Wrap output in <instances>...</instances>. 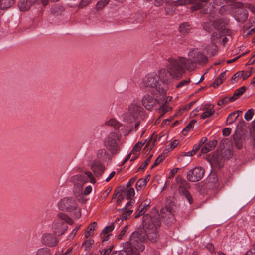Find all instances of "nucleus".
<instances>
[{"label": "nucleus", "instance_id": "1", "mask_svg": "<svg viewBox=\"0 0 255 255\" xmlns=\"http://www.w3.org/2000/svg\"><path fill=\"white\" fill-rule=\"evenodd\" d=\"M143 230L133 232L129 240L123 244V250L128 255H140L139 252L144 250L147 240L155 242L158 237L157 228L160 226L158 217H151L146 214L143 217Z\"/></svg>", "mask_w": 255, "mask_h": 255}, {"label": "nucleus", "instance_id": "2", "mask_svg": "<svg viewBox=\"0 0 255 255\" xmlns=\"http://www.w3.org/2000/svg\"><path fill=\"white\" fill-rule=\"evenodd\" d=\"M70 181L74 184V193L77 200L81 203L86 202V200L83 196V186L90 181L91 183L95 182V178L90 171H85L82 173L72 176Z\"/></svg>", "mask_w": 255, "mask_h": 255}, {"label": "nucleus", "instance_id": "3", "mask_svg": "<svg viewBox=\"0 0 255 255\" xmlns=\"http://www.w3.org/2000/svg\"><path fill=\"white\" fill-rule=\"evenodd\" d=\"M141 88L148 91L150 93L154 92L159 94L157 100L161 101L166 97V94L164 89L161 87L158 75L156 73H150L145 75L140 83Z\"/></svg>", "mask_w": 255, "mask_h": 255}, {"label": "nucleus", "instance_id": "4", "mask_svg": "<svg viewBox=\"0 0 255 255\" xmlns=\"http://www.w3.org/2000/svg\"><path fill=\"white\" fill-rule=\"evenodd\" d=\"M57 205L60 210L68 212L74 218L79 219L81 217V209L76 200L72 197L62 198Z\"/></svg>", "mask_w": 255, "mask_h": 255}, {"label": "nucleus", "instance_id": "5", "mask_svg": "<svg viewBox=\"0 0 255 255\" xmlns=\"http://www.w3.org/2000/svg\"><path fill=\"white\" fill-rule=\"evenodd\" d=\"M188 59L181 58L180 60L185 65V68L188 70H193L194 68V64H201L206 63L208 61L207 57L197 49H191L188 53Z\"/></svg>", "mask_w": 255, "mask_h": 255}, {"label": "nucleus", "instance_id": "6", "mask_svg": "<svg viewBox=\"0 0 255 255\" xmlns=\"http://www.w3.org/2000/svg\"><path fill=\"white\" fill-rule=\"evenodd\" d=\"M58 218L55 220L52 225L53 232L58 235H62L67 230L68 226L65 223L69 225H72L73 221L71 218L64 213H59L57 215Z\"/></svg>", "mask_w": 255, "mask_h": 255}, {"label": "nucleus", "instance_id": "7", "mask_svg": "<svg viewBox=\"0 0 255 255\" xmlns=\"http://www.w3.org/2000/svg\"><path fill=\"white\" fill-rule=\"evenodd\" d=\"M143 111L140 105L133 102L129 105L128 109L123 114V118L126 122H133L142 116Z\"/></svg>", "mask_w": 255, "mask_h": 255}, {"label": "nucleus", "instance_id": "8", "mask_svg": "<svg viewBox=\"0 0 255 255\" xmlns=\"http://www.w3.org/2000/svg\"><path fill=\"white\" fill-rule=\"evenodd\" d=\"M121 138V133L112 132L105 138L104 145L112 154H116L120 150L119 142Z\"/></svg>", "mask_w": 255, "mask_h": 255}, {"label": "nucleus", "instance_id": "9", "mask_svg": "<svg viewBox=\"0 0 255 255\" xmlns=\"http://www.w3.org/2000/svg\"><path fill=\"white\" fill-rule=\"evenodd\" d=\"M181 58H183V57H179L177 59L170 58L166 63V66L167 69L171 72L173 78H180L182 76V73H184L183 67L185 68V65L180 60Z\"/></svg>", "mask_w": 255, "mask_h": 255}, {"label": "nucleus", "instance_id": "10", "mask_svg": "<svg viewBox=\"0 0 255 255\" xmlns=\"http://www.w3.org/2000/svg\"><path fill=\"white\" fill-rule=\"evenodd\" d=\"M153 97L149 95V94H146L144 95L142 98V105L144 106V107L148 110L151 111L153 107L155 105L156 103L160 104L164 102L165 97H164L161 101H158L157 100V98L159 96V94L157 93L154 92L153 93H151Z\"/></svg>", "mask_w": 255, "mask_h": 255}, {"label": "nucleus", "instance_id": "11", "mask_svg": "<svg viewBox=\"0 0 255 255\" xmlns=\"http://www.w3.org/2000/svg\"><path fill=\"white\" fill-rule=\"evenodd\" d=\"M176 181L178 186L179 192L186 197L190 204H192L193 202L192 198L188 191L190 188V184L180 177H177Z\"/></svg>", "mask_w": 255, "mask_h": 255}, {"label": "nucleus", "instance_id": "12", "mask_svg": "<svg viewBox=\"0 0 255 255\" xmlns=\"http://www.w3.org/2000/svg\"><path fill=\"white\" fill-rule=\"evenodd\" d=\"M236 6L237 8L232 12L234 17L237 21L245 22L248 16L247 10L244 8V5L242 3H237Z\"/></svg>", "mask_w": 255, "mask_h": 255}, {"label": "nucleus", "instance_id": "13", "mask_svg": "<svg viewBox=\"0 0 255 255\" xmlns=\"http://www.w3.org/2000/svg\"><path fill=\"white\" fill-rule=\"evenodd\" d=\"M209 0H178L174 2L175 6L186 5L195 4L191 7L192 10H196L202 8L204 3H207Z\"/></svg>", "mask_w": 255, "mask_h": 255}, {"label": "nucleus", "instance_id": "14", "mask_svg": "<svg viewBox=\"0 0 255 255\" xmlns=\"http://www.w3.org/2000/svg\"><path fill=\"white\" fill-rule=\"evenodd\" d=\"M203 168L197 167L189 170L187 173V179L190 182H195L200 180L204 175Z\"/></svg>", "mask_w": 255, "mask_h": 255}, {"label": "nucleus", "instance_id": "15", "mask_svg": "<svg viewBox=\"0 0 255 255\" xmlns=\"http://www.w3.org/2000/svg\"><path fill=\"white\" fill-rule=\"evenodd\" d=\"M40 242L46 247H54L57 245L59 240L53 234L46 233L42 235Z\"/></svg>", "mask_w": 255, "mask_h": 255}, {"label": "nucleus", "instance_id": "16", "mask_svg": "<svg viewBox=\"0 0 255 255\" xmlns=\"http://www.w3.org/2000/svg\"><path fill=\"white\" fill-rule=\"evenodd\" d=\"M37 0H19L18 7L21 11H27ZM43 6L48 4V0H40Z\"/></svg>", "mask_w": 255, "mask_h": 255}, {"label": "nucleus", "instance_id": "17", "mask_svg": "<svg viewBox=\"0 0 255 255\" xmlns=\"http://www.w3.org/2000/svg\"><path fill=\"white\" fill-rule=\"evenodd\" d=\"M158 76L159 81L163 83H168L170 82L172 78H173L171 72L165 68H163L159 70L158 72Z\"/></svg>", "mask_w": 255, "mask_h": 255}, {"label": "nucleus", "instance_id": "18", "mask_svg": "<svg viewBox=\"0 0 255 255\" xmlns=\"http://www.w3.org/2000/svg\"><path fill=\"white\" fill-rule=\"evenodd\" d=\"M171 207L169 205H166L165 208H163L160 210V216L162 219L172 218L173 213Z\"/></svg>", "mask_w": 255, "mask_h": 255}, {"label": "nucleus", "instance_id": "19", "mask_svg": "<svg viewBox=\"0 0 255 255\" xmlns=\"http://www.w3.org/2000/svg\"><path fill=\"white\" fill-rule=\"evenodd\" d=\"M204 112L201 115L202 119H205L212 115L215 112L214 106L212 105H206L203 108Z\"/></svg>", "mask_w": 255, "mask_h": 255}, {"label": "nucleus", "instance_id": "20", "mask_svg": "<svg viewBox=\"0 0 255 255\" xmlns=\"http://www.w3.org/2000/svg\"><path fill=\"white\" fill-rule=\"evenodd\" d=\"M217 143L216 140L209 141L202 147L201 152L203 154L207 153L216 147Z\"/></svg>", "mask_w": 255, "mask_h": 255}, {"label": "nucleus", "instance_id": "21", "mask_svg": "<svg viewBox=\"0 0 255 255\" xmlns=\"http://www.w3.org/2000/svg\"><path fill=\"white\" fill-rule=\"evenodd\" d=\"M105 169V167L100 163H95L92 166V169L96 176L101 175Z\"/></svg>", "mask_w": 255, "mask_h": 255}, {"label": "nucleus", "instance_id": "22", "mask_svg": "<svg viewBox=\"0 0 255 255\" xmlns=\"http://www.w3.org/2000/svg\"><path fill=\"white\" fill-rule=\"evenodd\" d=\"M222 35L221 32L216 30L214 31L211 37V41L212 43V46L214 47V50H216L217 46L215 44L217 42V40L221 37Z\"/></svg>", "mask_w": 255, "mask_h": 255}, {"label": "nucleus", "instance_id": "23", "mask_svg": "<svg viewBox=\"0 0 255 255\" xmlns=\"http://www.w3.org/2000/svg\"><path fill=\"white\" fill-rule=\"evenodd\" d=\"M226 72V71H224L218 76L212 85L213 87L216 88L223 83V81L225 79Z\"/></svg>", "mask_w": 255, "mask_h": 255}, {"label": "nucleus", "instance_id": "24", "mask_svg": "<svg viewBox=\"0 0 255 255\" xmlns=\"http://www.w3.org/2000/svg\"><path fill=\"white\" fill-rule=\"evenodd\" d=\"M35 255H52V252L48 248L44 247L38 249Z\"/></svg>", "mask_w": 255, "mask_h": 255}, {"label": "nucleus", "instance_id": "25", "mask_svg": "<svg viewBox=\"0 0 255 255\" xmlns=\"http://www.w3.org/2000/svg\"><path fill=\"white\" fill-rule=\"evenodd\" d=\"M149 204H145L143 205H140L135 213V218H138L140 216L143 215L147 210Z\"/></svg>", "mask_w": 255, "mask_h": 255}, {"label": "nucleus", "instance_id": "26", "mask_svg": "<svg viewBox=\"0 0 255 255\" xmlns=\"http://www.w3.org/2000/svg\"><path fill=\"white\" fill-rule=\"evenodd\" d=\"M233 137L235 146L238 149H241L243 147L241 135L239 134H235Z\"/></svg>", "mask_w": 255, "mask_h": 255}, {"label": "nucleus", "instance_id": "27", "mask_svg": "<svg viewBox=\"0 0 255 255\" xmlns=\"http://www.w3.org/2000/svg\"><path fill=\"white\" fill-rule=\"evenodd\" d=\"M106 126L113 127L115 129H118L121 126V124L115 119H110L105 122Z\"/></svg>", "mask_w": 255, "mask_h": 255}, {"label": "nucleus", "instance_id": "28", "mask_svg": "<svg viewBox=\"0 0 255 255\" xmlns=\"http://www.w3.org/2000/svg\"><path fill=\"white\" fill-rule=\"evenodd\" d=\"M245 86H242L236 90L233 96H231V100L235 101L241 95L244 93V92L245 91Z\"/></svg>", "mask_w": 255, "mask_h": 255}, {"label": "nucleus", "instance_id": "29", "mask_svg": "<svg viewBox=\"0 0 255 255\" xmlns=\"http://www.w3.org/2000/svg\"><path fill=\"white\" fill-rule=\"evenodd\" d=\"M15 0H0V5L2 9H7L12 6Z\"/></svg>", "mask_w": 255, "mask_h": 255}, {"label": "nucleus", "instance_id": "30", "mask_svg": "<svg viewBox=\"0 0 255 255\" xmlns=\"http://www.w3.org/2000/svg\"><path fill=\"white\" fill-rule=\"evenodd\" d=\"M96 225V222H93L88 227L85 233V237L88 238L90 236H92L94 233L95 226Z\"/></svg>", "mask_w": 255, "mask_h": 255}, {"label": "nucleus", "instance_id": "31", "mask_svg": "<svg viewBox=\"0 0 255 255\" xmlns=\"http://www.w3.org/2000/svg\"><path fill=\"white\" fill-rule=\"evenodd\" d=\"M239 111H236L235 112H232L230 113L229 116H228L227 118V124H232L234 121L236 120L237 118L239 116V114H237V112H238Z\"/></svg>", "mask_w": 255, "mask_h": 255}, {"label": "nucleus", "instance_id": "32", "mask_svg": "<svg viewBox=\"0 0 255 255\" xmlns=\"http://www.w3.org/2000/svg\"><path fill=\"white\" fill-rule=\"evenodd\" d=\"M147 184L146 179L141 178L137 181L136 183L135 188L137 191H139L144 189Z\"/></svg>", "mask_w": 255, "mask_h": 255}, {"label": "nucleus", "instance_id": "33", "mask_svg": "<svg viewBox=\"0 0 255 255\" xmlns=\"http://www.w3.org/2000/svg\"><path fill=\"white\" fill-rule=\"evenodd\" d=\"M144 144V143H142V142H137L133 147L132 150L131 151V153L132 154H137L139 155L140 151Z\"/></svg>", "mask_w": 255, "mask_h": 255}, {"label": "nucleus", "instance_id": "34", "mask_svg": "<svg viewBox=\"0 0 255 255\" xmlns=\"http://www.w3.org/2000/svg\"><path fill=\"white\" fill-rule=\"evenodd\" d=\"M190 29V26L187 23L181 24L179 27V31L182 34L187 33Z\"/></svg>", "mask_w": 255, "mask_h": 255}, {"label": "nucleus", "instance_id": "35", "mask_svg": "<svg viewBox=\"0 0 255 255\" xmlns=\"http://www.w3.org/2000/svg\"><path fill=\"white\" fill-rule=\"evenodd\" d=\"M110 2V0H101L98 1L96 5L97 10H101L104 8Z\"/></svg>", "mask_w": 255, "mask_h": 255}, {"label": "nucleus", "instance_id": "36", "mask_svg": "<svg viewBox=\"0 0 255 255\" xmlns=\"http://www.w3.org/2000/svg\"><path fill=\"white\" fill-rule=\"evenodd\" d=\"M135 195V191L133 188L129 187L127 188L126 191V196L128 199H131Z\"/></svg>", "mask_w": 255, "mask_h": 255}, {"label": "nucleus", "instance_id": "37", "mask_svg": "<svg viewBox=\"0 0 255 255\" xmlns=\"http://www.w3.org/2000/svg\"><path fill=\"white\" fill-rule=\"evenodd\" d=\"M254 114V111L252 109L248 110L245 114L244 118L247 121H250L252 119Z\"/></svg>", "mask_w": 255, "mask_h": 255}, {"label": "nucleus", "instance_id": "38", "mask_svg": "<svg viewBox=\"0 0 255 255\" xmlns=\"http://www.w3.org/2000/svg\"><path fill=\"white\" fill-rule=\"evenodd\" d=\"M190 81H191L189 78H187L185 80H182L178 84H177L176 87V88H179L186 86L190 83Z\"/></svg>", "mask_w": 255, "mask_h": 255}, {"label": "nucleus", "instance_id": "39", "mask_svg": "<svg viewBox=\"0 0 255 255\" xmlns=\"http://www.w3.org/2000/svg\"><path fill=\"white\" fill-rule=\"evenodd\" d=\"M132 210H128L125 212L123 213L120 216V218L122 221L125 220L127 219H128L131 213H132Z\"/></svg>", "mask_w": 255, "mask_h": 255}, {"label": "nucleus", "instance_id": "40", "mask_svg": "<svg viewBox=\"0 0 255 255\" xmlns=\"http://www.w3.org/2000/svg\"><path fill=\"white\" fill-rule=\"evenodd\" d=\"M156 137L157 136H154L153 134L152 135L150 139H149L147 141V143L145 145V147H147L148 146L151 145V147H153L155 145V143L156 141Z\"/></svg>", "mask_w": 255, "mask_h": 255}, {"label": "nucleus", "instance_id": "41", "mask_svg": "<svg viewBox=\"0 0 255 255\" xmlns=\"http://www.w3.org/2000/svg\"><path fill=\"white\" fill-rule=\"evenodd\" d=\"M80 225L77 226L72 231V232L69 234V235L67 237L68 240H71L76 235L77 231L79 230V229L80 228Z\"/></svg>", "mask_w": 255, "mask_h": 255}, {"label": "nucleus", "instance_id": "42", "mask_svg": "<svg viewBox=\"0 0 255 255\" xmlns=\"http://www.w3.org/2000/svg\"><path fill=\"white\" fill-rule=\"evenodd\" d=\"M114 226L112 224L109 226L106 227L102 231V234L103 235L104 233L107 234H110V233L114 230Z\"/></svg>", "mask_w": 255, "mask_h": 255}, {"label": "nucleus", "instance_id": "43", "mask_svg": "<svg viewBox=\"0 0 255 255\" xmlns=\"http://www.w3.org/2000/svg\"><path fill=\"white\" fill-rule=\"evenodd\" d=\"M152 157V155H150L147 159L144 161V163H143L141 166L139 167L138 170H143L146 166L148 164V163L150 162L151 159Z\"/></svg>", "mask_w": 255, "mask_h": 255}, {"label": "nucleus", "instance_id": "44", "mask_svg": "<svg viewBox=\"0 0 255 255\" xmlns=\"http://www.w3.org/2000/svg\"><path fill=\"white\" fill-rule=\"evenodd\" d=\"M243 71H239L237 72L235 74L233 75L232 78V80L235 81V82H237L240 79H242Z\"/></svg>", "mask_w": 255, "mask_h": 255}, {"label": "nucleus", "instance_id": "45", "mask_svg": "<svg viewBox=\"0 0 255 255\" xmlns=\"http://www.w3.org/2000/svg\"><path fill=\"white\" fill-rule=\"evenodd\" d=\"M196 123V121L192 120L184 128V130L186 131H189L192 129L193 128V126Z\"/></svg>", "mask_w": 255, "mask_h": 255}, {"label": "nucleus", "instance_id": "46", "mask_svg": "<svg viewBox=\"0 0 255 255\" xmlns=\"http://www.w3.org/2000/svg\"><path fill=\"white\" fill-rule=\"evenodd\" d=\"M128 225L126 226L124 228V229L121 231L120 234L118 235V239L121 240L122 239V238L123 237V236H125V233L128 231Z\"/></svg>", "mask_w": 255, "mask_h": 255}, {"label": "nucleus", "instance_id": "47", "mask_svg": "<svg viewBox=\"0 0 255 255\" xmlns=\"http://www.w3.org/2000/svg\"><path fill=\"white\" fill-rule=\"evenodd\" d=\"M100 237L102 240V241H108L111 237L112 236L111 234H107L104 233L103 235L102 234V232L100 234Z\"/></svg>", "mask_w": 255, "mask_h": 255}, {"label": "nucleus", "instance_id": "48", "mask_svg": "<svg viewBox=\"0 0 255 255\" xmlns=\"http://www.w3.org/2000/svg\"><path fill=\"white\" fill-rule=\"evenodd\" d=\"M213 24H214L212 23L211 21L209 22H205L203 25V28L205 30L209 31Z\"/></svg>", "mask_w": 255, "mask_h": 255}, {"label": "nucleus", "instance_id": "49", "mask_svg": "<svg viewBox=\"0 0 255 255\" xmlns=\"http://www.w3.org/2000/svg\"><path fill=\"white\" fill-rule=\"evenodd\" d=\"M244 255H255V244H254Z\"/></svg>", "mask_w": 255, "mask_h": 255}, {"label": "nucleus", "instance_id": "50", "mask_svg": "<svg viewBox=\"0 0 255 255\" xmlns=\"http://www.w3.org/2000/svg\"><path fill=\"white\" fill-rule=\"evenodd\" d=\"M227 2V0H213L214 4L218 6L223 5Z\"/></svg>", "mask_w": 255, "mask_h": 255}, {"label": "nucleus", "instance_id": "51", "mask_svg": "<svg viewBox=\"0 0 255 255\" xmlns=\"http://www.w3.org/2000/svg\"><path fill=\"white\" fill-rule=\"evenodd\" d=\"M163 160V157L162 155L159 156L155 161L154 163L151 166V168H153L154 167L157 166L158 164H159L162 160Z\"/></svg>", "mask_w": 255, "mask_h": 255}, {"label": "nucleus", "instance_id": "52", "mask_svg": "<svg viewBox=\"0 0 255 255\" xmlns=\"http://www.w3.org/2000/svg\"><path fill=\"white\" fill-rule=\"evenodd\" d=\"M171 108L168 106L167 103H165L159 109L160 111H162L164 113L168 111Z\"/></svg>", "mask_w": 255, "mask_h": 255}, {"label": "nucleus", "instance_id": "53", "mask_svg": "<svg viewBox=\"0 0 255 255\" xmlns=\"http://www.w3.org/2000/svg\"><path fill=\"white\" fill-rule=\"evenodd\" d=\"M231 132V129L229 128H225L223 130V132H222L223 135L224 136H229Z\"/></svg>", "mask_w": 255, "mask_h": 255}, {"label": "nucleus", "instance_id": "54", "mask_svg": "<svg viewBox=\"0 0 255 255\" xmlns=\"http://www.w3.org/2000/svg\"><path fill=\"white\" fill-rule=\"evenodd\" d=\"M136 177H133L131 178L129 181L127 183V188H128L129 187H131V186L133 185V184L135 182L136 180Z\"/></svg>", "mask_w": 255, "mask_h": 255}, {"label": "nucleus", "instance_id": "55", "mask_svg": "<svg viewBox=\"0 0 255 255\" xmlns=\"http://www.w3.org/2000/svg\"><path fill=\"white\" fill-rule=\"evenodd\" d=\"M111 255H128L125 251H116L112 252Z\"/></svg>", "mask_w": 255, "mask_h": 255}, {"label": "nucleus", "instance_id": "56", "mask_svg": "<svg viewBox=\"0 0 255 255\" xmlns=\"http://www.w3.org/2000/svg\"><path fill=\"white\" fill-rule=\"evenodd\" d=\"M179 144V141L178 140H174L173 141H172L170 144V150H173L174 148H175L177 145Z\"/></svg>", "mask_w": 255, "mask_h": 255}, {"label": "nucleus", "instance_id": "57", "mask_svg": "<svg viewBox=\"0 0 255 255\" xmlns=\"http://www.w3.org/2000/svg\"><path fill=\"white\" fill-rule=\"evenodd\" d=\"M90 0H81L79 4V6L81 7H85L89 4Z\"/></svg>", "mask_w": 255, "mask_h": 255}, {"label": "nucleus", "instance_id": "58", "mask_svg": "<svg viewBox=\"0 0 255 255\" xmlns=\"http://www.w3.org/2000/svg\"><path fill=\"white\" fill-rule=\"evenodd\" d=\"M196 103L195 101H192L189 103L187 104L184 108V110L187 111Z\"/></svg>", "mask_w": 255, "mask_h": 255}, {"label": "nucleus", "instance_id": "59", "mask_svg": "<svg viewBox=\"0 0 255 255\" xmlns=\"http://www.w3.org/2000/svg\"><path fill=\"white\" fill-rule=\"evenodd\" d=\"M234 100H232L231 99V97H225L222 99H221V103L222 104H227L228 103L230 102H233Z\"/></svg>", "mask_w": 255, "mask_h": 255}, {"label": "nucleus", "instance_id": "60", "mask_svg": "<svg viewBox=\"0 0 255 255\" xmlns=\"http://www.w3.org/2000/svg\"><path fill=\"white\" fill-rule=\"evenodd\" d=\"M206 248L211 253L214 252L215 249L213 244H207L206 245Z\"/></svg>", "mask_w": 255, "mask_h": 255}, {"label": "nucleus", "instance_id": "61", "mask_svg": "<svg viewBox=\"0 0 255 255\" xmlns=\"http://www.w3.org/2000/svg\"><path fill=\"white\" fill-rule=\"evenodd\" d=\"M92 187L91 186H88L87 187H86L84 191V195H87L88 194H89L91 191H92Z\"/></svg>", "mask_w": 255, "mask_h": 255}, {"label": "nucleus", "instance_id": "62", "mask_svg": "<svg viewBox=\"0 0 255 255\" xmlns=\"http://www.w3.org/2000/svg\"><path fill=\"white\" fill-rule=\"evenodd\" d=\"M178 170H179L178 168H174V169H172L170 172L169 177L170 178L173 177L177 173Z\"/></svg>", "mask_w": 255, "mask_h": 255}, {"label": "nucleus", "instance_id": "63", "mask_svg": "<svg viewBox=\"0 0 255 255\" xmlns=\"http://www.w3.org/2000/svg\"><path fill=\"white\" fill-rule=\"evenodd\" d=\"M164 0H155L154 5L156 7H159L163 4Z\"/></svg>", "mask_w": 255, "mask_h": 255}, {"label": "nucleus", "instance_id": "64", "mask_svg": "<svg viewBox=\"0 0 255 255\" xmlns=\"http://www.w3.org/2000/svg\"><path fill=\"white\" fill-rule=\"evenodd\" d=\"M246 8L250 9L252 12H254L255 11V7L251 4H247L246 5Z\"/></svg>", "mask_w": 255, "mask_h": 255}]
</instances>
